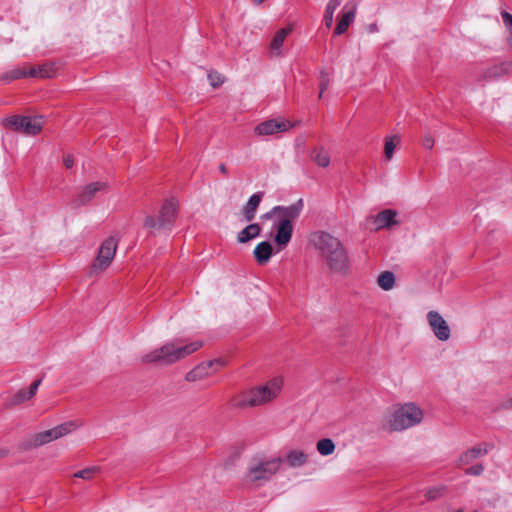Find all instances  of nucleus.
<instances>
[{
  "label": "nucleus",
  "mask_w": 512,
  "mask_h": 512,
  "mask_svg": "<svg viewBox=\"0 0 512 512\" xmlns=\"http://www.w3.org/2000/svg\"><path fill=\"white\" fill-rule=\"evenodd\" d=\"M311 242L330 272L345 275L349 270V257L341 241L323 231L315 232Z\"/></svg>",
  "instance_id": "f257e3e1"
},
{
  "label": "nucleus",
  "mask_w": 512,
  "mask_h": 512,
  "mask_svg": "<svg viewBox=\"0 0 512 512\" xmlns=\"http://www.w3.org/2000/svg\"><path fill=\"white\" fill-rule=\"evenodd\" d=\"M282 463L281 457L252 456L242 477L243 485L252 489L263 487L279 472Z\"/></svg>",
  "instance_id": "f03ea898"
},
{
  "label": "nucleus",
  "mask_w": 512,
  "mask_h": 512,
  "mask_svg": "<svg viewBox=\"0 0 512 512\" xmlns=\"http://www.w3.org/2000/svg\"><path fill=\"white\" fill-rule=\"evenodd\" d=\"M282 386V379L275 377L263 385L253 387L235 395L230 401L231 406L236 409L264 406L279 396Z\"/></svg>",
  "instance_id": "7ed1b4c3"
},
{
  "label": "nucleus",
  "mask_w": 512,
  "mask_h": 512,
  "mask_svg": "<svg viewBox=\"0 0 512 512\" xmlns=\"http://www.w3.org/2000/svg\"><path fill=\"white\" fill-rule=\"evenodd\" d=\"M202 345V341H193L188 344H183L180 340H173L158 349L144 354L141 357V362L145 364L156 363L171 365L188 357L201 348Z\"/></svg>",
  "instance_id": "20e7f679"
},
{
  "label": "nucleus",
  "mask_w": 512,
  "mask_h": 512,
  "mask_svg": "<svg viewBox=\"0 0 512 512\" xmlns=\"http://www.w3.org/2000/svg\"><path fill=\"white\" fill-rule=\"evenodd\" d=\"M423 416L421 408L414 403H406L385 418L383 427L389 431H403L419 424Z\"/></svg>",
  "instance_id": "39448f33"
},
{
  "label": "nucleus",
  "mask_w": 512,
  "mask_h": 512,
  "mask_svg": "<svg viewBox=\"0 0 512 512\" xmlns=\"http://www.w3.org/2000/svg\"><path fill=\"white\" fill-rule=\"evenodd\" d=\"M178 204L173 198L166 200L158 216H146L143 227L150 230H166L173 226L177 216Z\"/></svg>",
  "instance_id": "423d86ee"
},
{
  "label": "nucleus",
  "mask_w": 512,
  "mask_h": 512,
  "mask_svg": "<svg viewBox=\"0 0 512 512\" xmlns=\"http://www.w3.org/2000/svg\"><path fill=\"white\" fill-rule=\"evenodd\" d=\"M117 250V240L114 237L105 239L98 250V254L90 266V274L95 275L105 271L112 263Z\"/></svg>",
  "instance_id": "0eeeda50"
},
{
  "label": "nucleus",
  "mask_w": 512,
  "mask_h": 512,
  "mask_svg": "<svg viewBox=\"0 0 512 512\" xmlns=\"http://www.w3.org/2000/svg\"><path fill=\"white\" fill-rule=\"evenodd\" d=\"M2 124L5 128L34 136L41 131L43 122L42 117L14 115L3 119Z\"/></svg>",
  "instance_id": "6e6552de"
},
{
  "label": "nucleus",
  "mask_w": 512,
  "mask_h": 512,
  "mask_svg": "<svg viewBox=\"0 0 512 512\" xmlns=\"http://www.w3.org/2000/svg\"><path fill=\"white\" fill-rule=\"evenodd\" d=\"M77 427L78 425L75 422L69 421L62 423L52 429L37 433L34 437V445L40 446L47 444L53 440L71 433L77 429Z\"/></svg>",
  "instance_id": "1a4fd4ad"
},
{
  "label": "nucleus",
  "mask_w": 512,
  "mask_h": 512,
  "mask_svg": "<svg viewBox=\"0 0 512 512\" xmlns=\"http://www.w3.org/2000/svg\"><path fill=\"white\" fill-rule=\"evenodd\" d=\"M427 321L438 340L447 341L450 338V327L439 312L429 311L427 314Z\"/></svg>",
  "instance_id": "9d476101"
},
{
  "label": "nucleus",
  "mask_w": 512,
  "mask_h": 512,
  "mask_svg": "<svg viewBox=\"0 0 512 512\" xmlns=\"http://www.w3.org/2000/svg\"><path fill=\"white\" fill-rule=\"evenodd\" d=\"M108 188L106 182H92L82 188L76 199L72 202L73 208L87 205L96 196L98 192L105 191Z\"/></svg>",
  "instance_id": "9b49d317"
},
{
  "label": "nucleus",
  "mask_w": 512,
  "mask_h": 512,
  "mask_svg": "<svg viewBox=\"0 0 512 512\" xmlns=\"http://www.w3.org/2000/svg\"><path fill=\"white\" fill-rule=\"evenodd\" d=\"M494 448L492 443L488 442H482L474 447L466 450L463 452L459 459H458V465H469L473 463L476 459L481 458L485 455H487L492 449Z\"/></svg>",
  "instance_id": "f8f14e48"
},
{
  "label": "nucleus",
  "mask_w": 512,
  "mask_h": 512,
  "mask_svg": "<svg viewBox=\"0 0 512 512\" xmlns=\"http://www.w3.org/2000/svg\"><path fill=\"white\" fill-rule=\"evenodd\" d=\"M214 365L222 366L223 361L221 359H215V360L202 362V363L198 364L196 367H194L192 370H190L186 374L185 379L189 382H195L198 380H202L212 374L211 368Z\"/></svg>",
  "instance_id": "ddd939ff"
},
{
  "label": "nucleus",
  "mask_w": 512,
  "mask_h": 512,
  "mask_svg": "<svg viewBox=\"0 0 512 512\" xmlns=\"http://www.w3.org/2000/svg\"><path fill=\"white\" fill-rule=\"evenodd\" d=\"M356 5L354 3H346L341 11L340 19L335 27L334 34H344L356 17Z\"/></svg>",
  "instance_id": "4468645a"
},
{
  "label": "nucleus",
  "mask_w": 512,
  "mask_h": 512,
  "mask_svg": "<svg viewBox=\"0 0 512 512\" xmlns=\"http://www.w3.org/2000/svg\"><path fill=\"white\" fill-rule=\"evenodd\" d=\"M274 227L276 229L274 241L281 250L285 248L291 241L293 234V224L289 223L287 220H278Z\"/></svg>",
  "instance_id": "2eb2a0df"
},
{
  "label": "nucleus",
  "mask_w": 512,
  "mask_h": 512,
  "mask_svg": "<svg viewBox=\"0 0 512 512\" xmlns=\"http://www.w3.org/2000/svg\"><path fill=\"white\" fill-rule=\"evenodd\" d=\"M303 207V200L299 199L289 206H274V211H278V220H287L292 224L300 216Z\"/></svg>",
  "instance_id": "dca6fc26"
},
{
  "label": "nucleus",
  "mask_w": 512,
  "mask_h": 512,
  "mask_svg": "<svg viewBox=\"0 0 512 512\" xmlns=\"http://www.w3.org/2000/svg\"><path fill=\"white\" fill-rule=\"evenodd\" d=\"M398 212L392 209H385L380 211L373 219L376 230L390 228L391 226L398 225L399 221L396 219Z\"/></svg>",
  "instance_id": "f3484780"
},
{
  "label": "nucleus",
  "mask_w": 512,
  "mask_h": 512,
  "mask_svg": "<svg viewBox=\"0 0 512 512\" xmlns=\"http://www.w3.org/2000/svg\"><path fill=\"white\" fill-rule=\"evenodd\" d=\"M287 129L288 124L285 121L267 120L258 124L254 130L259 136H269Z\"/></svg>",
  "instance_id": "a211bd4d"
},
{
  "label": "nucleus",
  "mask_w": 512,
  "mask_h": 512,
  "mask_svg": "<svg viewBox=\"0 0 512 512\" xmlns=\"http://www.w3.org/2000/svg\"><path fill=\"white\" fill-rule=\"evenodd\" d=\"M264 196V192L259 191L257 193H254L250 196L248 199L246 205L244 206L242 213L244 216V219L247 222H251L255 218L256 210L259 207L262 198Z\"/></svg>",
  "instance_id": "6ab92c4d"
},
{
  "label": "nucleus",
  "mask_w": 512,
  "mask_h": 512,
  "mask_svg": "<svg viewBox=\"0 0 512 512\" xmlns=\"http://www.w3.org/2000/svg\"><path fill=\"white\" fill-rule=\"evenodd\" d=\"M254 258L259 265H265L273 255V247L270 242L262 241L253 251Z\"/></svg>",
  "instance_id": "aec40b11"
},
{
  "label": "nucleus",
  "mask_w": 512,
  "mask_h": 512,
  "mask_svg": "<svg viewBox=\"0 0 512 512\" xmlns=\"http://www.w3.org/2000/svg\"><path fill=\"white\" fill-rule=\"evenodd\" d=\"M291 32L292 26H286L276 32L270 43V49L272 54L277 56L281 54V48L283 46L284 40L289 34H291Z\"/></svg>",
  "instance_id": "412c9836"
},
{
  "label": "nucleus",
  "mask_w": 512,
  "mask_h": 512,
  "mask_svg": "<svg viewBox=\"0 0 512 512\" xmlns=\"http://www.w3.org/2000/svg\"><path fill=\"white\" fill-rule=\"evenodd\" d=\"M260 233V225L258 223H251L238 233L237 240L239 243H247L251 239L258 237Z\"/></svg>",
  "instance_id": "4be33fe9"
},
{
  "label": "nucleus",
  "mask_w": 512,
  "mask_h": 512,
  "mask_svg": "<svg viewBox=\"0 0 512 512\" xmlns=\"http://www.w3.org/2000/svg\"><path fill=\"white\" fill-rule=\"evenodd\" d=\"M285 460L289 467L297 468L307 463L308 456L301 450H291L287 453Z\"/></svg>",
  "instance_id": "5701e85b"
},
{
  "label": "nucleus",
  "mask_w": 512,
  "mask_h": 512,
  "mask_svg": "<svg viewBox=\"0 0 512 512\" xmlns=\"http://www.w3.org/2000/svg\"><path fill=\"white\" fill-rule=\"evenodd\" d=\"M343 0H330L325 9L323 21L327 28H330L334 21V13L341 5Z\"/></svg>",
  "instance_id": "b1692460"
},
{
  "label": "nucleus",
  "mask_w": 512,
  "mask_h": 512,
  "mask_svg": "<svg viewBox=\"0 0 512 512\" xmlns=\"http://www.w3.org/2000/svg\"><path fill=\"white\" fill-rule=\"evenodd\" d=\"M311 159L320 167H327L330 164L329 153L322 147L316 148L311 152Z\"/></svg>",
  "instance_id": "393cba45"
},
{
  "label": "nucleus",
  "mask_w": 512,
  "mask_h": 512,
  "mask_svg": "<svg viewBox=\"0 0 512 512\" xmlns=\"http://www.w3.org/2000/svg\"><path fill=\"white\" fill-rule=\"evenodd\" d=\"M377 284L385 291L393 289L395 286V275L391 271L382 272L377 278Z\"/></svg>",
  "instance_id": "a878e982"
},
{
  "label": "nucleus",
  "mask_w": 512,
  "mask_h": 512,
  "mask_svg": "<svg viewBox=\"0 0 512 512\" xmlns=\"http://www.w3.org/2000/svg\"><path fill=\"white\" fill-rule=\"evenodd\" d=\"M54 73L53 66L44 64L38 67H32L28 70L30 77L50 78Z\"/></svg>",
  "instance_id": "bb28decb"
},
{
  "label": "nucleus",
  "mask_w": 512,
  "mask_h": 512,
  "mask_svg": "<svg viewBox=\"0 0 512 512\" xmlns=\"http://www.w3.org/2000/svg\"><path fill=\"white\" fill-rule=\"evenodd\" d=\"M317 451L323 455H331L335 450V444L330 438H324L317 442Z\"/></svg>",
  "instance_id": "cd10ccee"
},
{
  "label": "nucleus",
  "mask_w": 512,
  "mask_h": 512,
  "mask_svg": "<svg viewBox=\"0 0 512 512\" xmlns=\"http://www.w3.org/2000/svg\"><path fill=\"white\" fill-rule=\"evenodd\" d=\"M26 76H29L28 70H26L24 68H15L9 72H6L2 76V80L6 81V82H10V81H13L16 79L24 78Z\"/></svg>",
  "instance_id": "c85d7f7f"
},
{
  "label": "nucleus",
  "mask_w": 512,
  "mask_h": 512,
  "mask_svg": "<svg viewBox=\"0 0 512 512\" xmlns=\"http://www.w3.org/2000/svg\"><path fill=\"white\" fill-rule=\"evenodd\" d=\"M398 142L399 139L397 136L386 138L384 146V155L386 160H390L393 157V153Z\"/></svg>",
  "instance_id": "c756f323"
},
{
  "label": "nucleus",
  "mask_w": 512,
  "mask_h": 512,
  "mask_svg": "<svg viewBox=\"0 0 512 512\" xmlns=\"http://www.w3.org/2000/svg\"><path fill=\"white\" fill-rule=\"evenodd\" d=\"M98 472V467H89L74 473L73 476L84 480H91Z\"/></svg>",
  "instance_id": "7c9ffc66"
},
{
  "label": "nucleus",
  "mask_w": 512,
  "mask_h": 512,
  "mask_svg": "<svg viewBox=\"0 0 512 512\" xmlns=\"http://www.w3.org/2000/svg\"><path fill=\"white\" fill-rule=\"evenodd\" d=\"M503 73V68L500 66H494L486 71L483 78L484 79H492L501 76Z\"/></svg>",
  "instance_id": "2f4dec72"
},
{
  "label": "nucleus",
  "mask_w": 512,
  "mask_h": 512,
  "mask_svg": "<svg viewBox=\"0 0 512 512\" xmlns=\"http://www.w3.org/2000/svg\"><path fill=\"white\" fill-rule=\"evenodd\" d=\"M483 471L484 466L481 463H478L465 469V474L471 476H480L483 473Z\"/></svg>",
  "instance_id": "473e14b6"
},
{
  "label": "nucleus",
  "mask_w": 512,
  "mask_h": 512,
  "mask_svg": "<svg viewBox=\"0 0 512 512\" xmlns=\"http://www.w3.org/2000/svg\"><path fill=\"white\" fill-rule=\"evenodd\" d=\"M442 488H432L429 489L426 493V497L429 500H435L442 494Z\"/></svg>",
  "instance_id": "72a5a7b5"
},
{
  "label": "nucleus",
  "mask_w": 512,
  "mask_h": 512,
  "mask_svg": "<svg viewBox=\"0 0 512 512\" xmlns=\"http://www.w3.org/2000/svg\"><path fill=\"white\" fill-rule=\"evenodd\" d=\"M328 85H329V79L327 78V76L324 73H322L321 79H320V94H319V98L322 97V94L328 88Z\"/></svg>",
  "instance_id": "f704fd0d"
},
{
  "label": "nucleus",
  "mask_w": 512,
  "mask_h": 512,
  "mask_svg": "<svg viewBox=\"0 0 512 512\" xmlns=\"http://www.w3.org/2000/svg\"><path fill=\"white\" fill-rule=\"evenodd\" d=\"M31 397H28V391L27 390H20L15 395V401L18 403L24 402L26 400H29Z\"/></svg>",
  "instance_id": "c9c22d12"
},
{
  "label": "nucleus",
  "mask_w": 512,
  "mask_h": 512,
  "mask_svg": "<svg viewBox=\"0 0 512 512\" xmlns=\"http://www.w3.org/2000/svg\"><path fill=\"white\" fill-rule=\"evenodd\" d=\"M503 23L507 28H509L512 32V14L508 12H502L501 13Z\"/></svg>",
  "instance_id": "e433bc0d"
},
{
  "label": "nucleus",
  "mask_w": 512,
  "mask_h": 512,
  "mask_svg": "<svg viewBox=\"0 0 512 512\" xmlns=\"http://www.w3.org/2000/svg\"><path fill=\"white\" fill-rule=\"evenodd\" d=\"M40 383H41V379H37L30 385L29 389L27 390L28 397H33L36 394Z\"/></svg>",
  "instance_id": "4c0bfd02"
},
{
  "label": "nucleus",
  "mask_w": 512,
  "mask_h": 512,
  "mask_svg": "<svg viewBox=\"0 0 512 512\" xmlns=\"http://www.w3.org/2000/svg\"><path fill=\"white\" fill-rule=\"evenodd\" d=\"M423 146L426 149H432L434 146V139L430 134H426L423 139Z\"/></svg>",
  "instance_id": "58836bf2"
},
{
  "label": "nucleus",
  "mask_w": 512,
  "mask_h": 512,
  "mask_svg": "<svg viewBox=\"0 0 512 512\" xmlns=\"http://www.w3.org/2000/svg\"><path fill=\"white\" fill-rule=\"evenodd\" d=\"M209 79H210L211 85L213 87H217V86H219L223 82V80L221 79L220 75H216L214 77L213 74H209Z\"/></svg>",
  "instance_id": "ea45409f"
},
{
  "label": "nucleus",
  "mask_w": 512,
  "mask_h": 512,
  "mask_svg": "<svg viewBox=\"0 0 512 512\" xmlns=\"http://www.w3.org/2000/svg\"><path fill=\"white\" fill-rule=\"evenodd\" d=\"M74 165V159L71 155H67L65 156L64 158V166L67 168V169H70L72 168Z\"/></svg>",
  "instance_id": "a19ab883"
},
{
  "label": "nucleus",
  "mask_w": 512,
  "mask_h": 512,
  "mask_svg": "<svg viewBox=\"0 0 512 512\" xmlns=\"http://www.w3.org/2000/svg\"><path fill=\"white\" fill-rule=\"evenodd\" d=\"M273 216H277L278 217V211H274V207L269 212H267L264 215H262V218L263 219H270Z\"/></svg>",
  "instance_id": "79ce46f5"
},
{
  "label": "nucleus",
  "mask_w": 512,
  "mask_h": 512,
  "mask_svg": "<svg viewBox=\"0 0 512 512\" xmlns=\"http://www.w3.org/2000/svg\"><path fill=\"white\" fill-rule=\"evenodd\" d=\"M502 407L505 409H512V396L502 404Z\"/></svg>",
  "instance_id": "37998d69"
},
{
  "label": "nucleus",
  "mask_w": 512,
  "mask_h": 512,
  "mask_svg": "<svg viewBox=\"0 0 512 512\" xmlns=\"http://www.w3.org/2000/svg\"><path fill=\"white\" fill-rule=\"evenodd\" d=\"M377 31H378V27H377L376 23L370 24L368 26V32L374 33V32H377Z\"/></svg>",
  "instance_id": "c03bdc74"
},
{
  "label": "nucleus",
  "mask_w": 512,
  "mask_h": 512,
  "mask_svg": "<svg viewBox=\"0 0 512 512\" xmlns=\"http://www.w3.org/2000/svg\"><path fill=\"white\" fill-rule=\"evenodd\" d=\"M219 170H220V172H221V173H223V174H227V167H226V165H225V164L221 163V164L219 165Z\"/></svg>",
  "instance_id": "a18cd8bd"
},
{
  "label": "nucleus",
  "mask_w": 512,
  "mask_h": 512,
  "mask_svg": "<svg viewBox=\"0 0 512 512\" xmlns=\"http://www.w3.org/2000/svg\"><path fill=\"white\" fill-rule=\"evenodd\" d=\"M8 455L7 449H0V459L6 457Z\"/></svg>",
  "instance_id": "49530a36"
},
{
  "label": "nucleus",
  "mask_w": 512,
  "mask_h": 512,
  "mask_svg": "<svg viewBox=\"0 0 512 512\" xmlns=\"http://www.w3.org/2000/svg\"><path fill=\"white\" fill-rule=\"evenodd\" d=\"M265 0H253V2L257 5L263 3Z\"/></svg>",
  "instance_id": "de8ad7c7"
},
{
  "label": "nucleus",
  "mask_w": 512,
  "mask_h": 512,
  "mask_svg": "<svg viewBox=\"0 0 512 512\" xmlns=\"http://www.w3.org/2000/svg\"><path fill=\"white\" fill-rule=\"evenodd\" d=\"M456 512H463V510L459 509V510H457Z\"/></svg>",
  "instance_id": "09e8293b"
}]
</instances>
